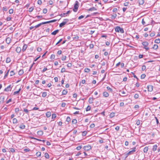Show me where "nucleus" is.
I'll return each mask as SVG.
<instances>
[{"label":"nucleus","instance_id":"29","mask_svg":"<svg viewBox=\"0 0 160 160\" xmlns=\"http://www.w3.org/2000/svg\"><path fill=\"white\" fill-rule=\"evenodd\" d=\"M45 157L47 159H48L49 158V154L47 153H45Z\"/></svg>","mask_w":160,"mask_h":160},{"label":"nucleus","instance_id":"20","mask_svg":"<svg viewBox=\"0 0 160 160\" xmlns=\"http://www.w3.org/2000/svg\"><path fill=\"white\" fill-rule=\"evenodd\" d=\"M23 71L22 69H21L19 71L18 74L19 75H21L23 73Z\"/></svg>","mask_w":160,"mask_h":160},{"label":"nucleus","instance_id":"2","mask_svg":"<svg viewBox=\"0 0 160 160\" xmlns=\"http://www.w3.org/2000/svg\"><path fill=\"white\" fill-rule=\"evenodd\" d=\"M142 45L144 46L143 48L145 49L146 50L148 51L149 48L148 47V43L147 42H144L142 43Z\"/></svg>","mask_w":160,"mask_h":160},{"label":"nucleus","instance_id":"19","mask_svg":"<svg viewBox=\"0 0 160 160\" xmlns=\"http://www.w3.org/2000/svg\"><path fill=\"white\" fill-rule=\"evenodd\" d=\"M153 147V148H152L153 151H156L157 149V147H158L157 145L156 144V145H154Z\"/></svg>","mask_w":160,"mask_h":160},{"label":"nucleus","instance_id":"46","mask_svg":"<svg viewBox=\"0 0 160 160\" xmlns=\"http://www.w3.org/2000/svg\"><path fill=\"white\" fill-rule=\"evenodd\" d=\"M67 66L68 68H71L72 66V64L71 63H69L67 64Z\"/></svg>","mask_w":160,"mask_h":160},{"label":"nucleus","instance_id":"31","mask_svg":"<svg viewBox=\"0 0 160 160\" xmlns=\"http://www.w3.org/2000/svg\"><path fill=\"white\" fill-rule=\"evenodd\" d=\"M6 62L7 63H9L11 61V59L10 58H7L6 60Z\"/></svg>","mask_w":160,"mask_h":160},{"label":"nucleus","instance_id":"53","mask_svg":"<svg viewBox=\"0 0 160 160\" xmlns=\"http://www.w3.org/2000/svg\"><path fill=\"white\" fill-rule=\"evenodd\" d=\"M65 72V69L64 68H62L61 72L62 73Z\"/></svg>","mask_w":160,"mask_h":160},{"label":"nucleus","instance_id":"52","mask_svg":"<svg viewBox=\"0 0 160 160\" xmlns=\"http://www.w3.org/2000/svg\"><path fill=\"white\" fill-rule=\"evenodd\" d=\"M47 10L46 8H44L43 10V12L45 14L47 12Z\"/></svg>","mask_w":160,"mask_h":160},{"label":"nucleus","instance_id":"18","mask_svg":"<svg viewBox=\"0 0 160 160\" xmlns=\"http://www.w3.org/2000/svg\"><path fill=\"white\" fill-rule=\"evenodd\" d=\"M148 149V147H145L143 149V152H144L147 153Z\"/></svg>","mask_w":160,"mask_h":160},{"label":"nucleus","instance_id":"28","mask_svg":"<svg viewBox=\"0 0 160 160\" xmlns=\"http://www.w3.org/2000/svg\"><path fill=\"white\" fill-rule=\"evenodd\" d=\"M154 42L155 43H160V39H157L155 40Z\"/></svg>","mask_w":160,"mask_h":160},{"label":"nucleus","instance_id":"50","mask_svg":"<svg viewBox=\"0 0 160 160\" xmlns=\"http://www.w3.org/2000/svg\"><path fill=\"white\" fill-rule=\"evenodd\" d=\"M71 120V119H70V118L69 117H68L67 118V119H66V121L67 122H69Z\"/></svg>","mask_w":160,"mask_h":160},{"label":"nucleus","instance_id":"25","mask_svg":"<svg viewBox=\"0 0 160 160\" xmlns=\"http://www.w3.org/2000/svg\"><path fill=\"white\" fill-rule=\"evenodd\" d=\"M41 152H37L36 153V155L38 157H40L41 156Z\"/></svg>","mask_w":160,"mask_h":160},{"label":"nucleus","instance_id":"42","mask_svg":"<svg viewBox=\"0 0 160 160\" xmlns=\"http://www.w3.org/2000/svg\"><path fill=\"white\" fill-rule=\"evenodd\" d=\"M107 88L108 90H109L111 92H112V89L108 86L107 87Z\"/></svg>","mask_w":160,"mask_h":160},{"label":"nucleus","instance_id":"5","mask_svg":"<svg viewBox=\"0 0 160 160\" xmlns=\"http://www.w3.org/2000/svg\"><path fill=\"white\" fill-rule=\"evenodd\" d=\"M68 19H65L64 21H65L63 22H62L61 23L59 24V27L61 28V27H62L63 26L65 25L66 24V23L68 22Z\"/></svg>","mask_w":160,"mask_h":160},{"label":"nucleus","instance_id":"33","mask_svg":"<svg viewBox=\"0 0 160 160\" xmlns=\"http://www.w3.org/2000/svg\"><path fill=\"white\" fill-rule=\"evenodd\" d=\"M47 95V93L46 92H43L42 93V96L43 97H45Z\"/></svg>","mask_w":160,"mask_h":160},{"label":"nucleus","instance_id":"43","mask_svg":"<svg viewBox=\"0 0 160 160\" xmlns=\"http://www.w3.org/2000/svg\"><path fill=\"white\" fill-rule=\"evenodd\" d=\"M2 10L3 11H6L7 10H8V8H7V7H3L2 8Z\"/></svg>","mask_w":160,"mask_h":160},{"label":"nucleus","instance_id":"63","mask_svg":"<svg viewBox=\"0 0 160 160\" xmlns=\"http://www.w3.org/2000/svg\"><path fill=\"white\" fill-rule=\"evenodd\" d=\"M66 104L64 102H62L61 104V106L62 107H65Z\"/></svg>","mask_w":160,"mask_h":160},{"label":"nucleus","instance_id":"6","mask_svg":"<svg viewBox=\"0 0 160 160\" xmlns=\"http://www.w3.org/2000/svg\"><path fill=\"white\" fill-rule=\"evenodd\" d=\"M83 149L85 151H88L91 149V147L90 145L86 146L83 147Z\"/></svg>","mask_w":160,"mask_h":160},{"label":"nucleus","instance_id":"14","mask_svg":"<svg viewBox=\"0 0 160 160\" xmlns=\"http://www.w3.org/2000/svg\"><path fill=\"white\" fill-rule=\"evenodd\" d=\"M96 10H97V9L94 7H92L88 9V11H93Z\"/></svg>","mask_w":160,"mask_h":160},{"label":"nucleus","instance_id":"17","mask_svg":"<svg viewBox=\"0 0 160 160\" xmlns=\"http://www.w3.org/2000/svg\"><path fill=\"white\" fill-rule=\"evenodd\" d=\"M12 122L13 124H16L18 122V120L16 118H14L12 120Z\"/></svg>","mask_w":160,"mask_h":160},{"label":"nucleus","instance_id":"26","mask_svg":"<svg viewBox=\"0 0 160 160\" xmlns=\"http://www.w3.org/2000/svg\"><path fill=\"white\" fill-rule=\"evenodd\" d=\"M158 46L157 45L154 44V45L152 47V48L156 50L157 49H158Z\"/></svg>","mask_w":160,"mask_h":160},{"label":"nucleus","instance_id":"27","mask_svg":"<svg viewBox=\"0 0 160 160\" xmlns=\"http://www.w3.org/2000/svg\"><path fill=\"white\" fill-rule=\"evenodd\" d=\"M117 16V14H114L113 15H111V18L112 19H114Z\"/></svg>","mask_w":160,"mask_h":160},{"label":"nucleus","instance_id":"12","mask_svg":"<svg viewBox=\"0 0 160 160\" xmlns=\"http://www.w3.org/2000/svg\"><path fill=\"white\" fill-rule=\"evenodd\" d=\"M6 41L7 44H9L11 42V38L9 37L7 38L6 40Z\"/></svg>","mask_w":160,"mask_h":160},{"label":"nucleus","instance_id":"40","mask_svg":"<svg viewBox=\"0 0 160 160\" xmlns=\"http://www.w3.org/2000/svg\"><path fill=\"white\" fill-rule=\"evenodd\" d=\"M9 12L10 14L13 13V10L12 9H11L9 10Z\"/></svg>","mask_w":160,"mask_h":160},{"label":"nucleus","instance_id":"8","mask_svg":"<svg viewBox=\"0 0 160 160\" xmlns=\"http://www.w3.org/2000/svg\"><path fill=\"white\" fill-rule=\"evenodd\" d=\"M148 91L149 92H152L153 90V87L152 85H149L147 86Z\"/></svg>","mask_w":160,"mask_h":160},{"label":"nucleus","instance_id":"64","mask_svg":"<svg viewBox=\"0 0 160 160\" xmlns=\"http://www.w3.org/2000/svg\"><path fill=\"white\" fill-rule=\"evenodd\" d=\"M94 45L92 44H91L89 45V47L90 48H93Z\"/></svg>","mask_w":160,"mask_h":160},{"label":"nucleus","instance_id":"55","mask_svg":"<svg viewBox=\"0 0 160 160\" xmlns=\"http://www.w3.org/2000/svg\"><path fill=\"white\" fill-rule=\"evenodd\" d=\"M12 19V18L10 17H8L6 19V20L7 21H10Z\"/></svg>","mask_w":160,"mask_h":160},{"label":"nucleus","instance_id":"60","mask_svg":"<svg viewBox=\"0 0 160 160\" xmlns=\"http://www.w3.org/2000/svg\"><path fill=\"white\" fill-rule=\"evenodd\" d=\"M84 16H83V15H81L78 18V19L79 20H80L82 18H83L84 17Z\"/></svg>","mask_w":160,"mask_h":160},{"label":"nucleus","instance_id":"59","mask_svg":"<svg viewBox=\"0 0 160 160\" xmlns=\"http://www.w3.org/2000/svg\"><path fill=\"white\" fill-rule=\"evenodd\" d=\"M60 16L61 17H63L65 16H67V15H66L65 13H63L60 14Z\"/></svg>","mask_w":160,"mask_h":160},{"label":"nucleus","instance_id":"37","mask_svg":"<svg viewBox=\"0 0 160 160\" xmlns=\"http://www.w3.org/2000/svg\"><path fill=\"white\" fill-rule=\"evenodd\" d=\"M72 123L73 124H75L77 123V120L76 119H73L72 121Z\"/></svg>","mask_w":160,"mask_h":160},{"label":"nucleus","instance_id":"9","mask_svg":"<svg viewBox=\"0 0 160 160\" xmlns=\"http://www.w3.org/2000/svg\"><path fill=\"white\" fill-rule=\"evenodd\" d=\"M94 100V98H92L90 97L89 98L88 102L90 104H92L93 102V101Z\"/></svg>","mask_w":160,"mask_h":160},{"label":"nucleus","instance_id":"39","mask_svg":"<svg viewBox=\"0 0 160 160\" xmlns=\"http://www.w3.org/2000/svg\"><path fill=\"white\" fill-rule=\"evenodd\" d=\"M90 71V69L88 68H85L84 69V72H88Z\"/></svg>","mask_w":160,"mask_h":160},{"label":"nucleus","instance_id":"47","mask_svg":"<svg viewBox=\"0 0 160 160\" xmlns=\"http://www.w3.org/2000/svg\"><path fill=\"white\" fill-rule=\"evenodd\" d=\"M87 133V132L86 131H84L82 132V135L83 136H85Z\"/></svg>","mask_w":160,"mask_h":160},{"label":"nucleus","instance_id":"10","mask_svg":"<svg viewBox=\"0 0 160 160\" xmlns=\"http://www.w3.org/2000/svg\"><path fill=\"white\" fill-rule=\"evenodd\" d=\"M27 48V45L26 44H24V45L23 46V47L22 48V52H24L26 49Z\"/></svg>","mask_w":160,"mask_h":160},{"label":"nucleus","instance_id":"1","mask_svg":"<svg viewBox=\"0 0 160 160\" xmlns=\"http://www.w3.org/2000/svg\"><path fill=\"white\" fill-rule=\"evenodd\" d=\"M115 29V31L117 32H120L121 33L124 32L123 29L119 26H117Z\"/></svg>","mask_w":160,"mask_h":160},{"label":"nucleus","instance_id":"13","mask_svg":"<svg viewBox=\"0 0 160 160\" xmlns=\"http://www.w3.org/2000/svg\"><path fill=\"white\" fill-rule=\"evenodd\" d=\"M16 51L18 53H19L21 52V49L20 47H18L16 49Z\"/></svg>","mask_w":160,"mask_h":160},{"label":"nucleus","instance_id":"36","mask_svg":"<svg viewBox=\"0 0 160 160\" xmlns=\"http://www.w3.org/2000/svg\"><path fill=\"white\" fill-rule=\"evenodd\" d=\"M90 109H91L90 106H88L86 109V111H88L90 110Z\"/></svg>","mask_w":160,"mask_h":160},{"label":"nucleus","instance_id":"58","mask_svg":"<svg viewBox=\"0 0 160 160\" xmlns=\"http://www.w3.org/2000/svg\"><path fill=\"white\" fill-rule=\"evenodd\" d=\"M56 117V115L55 114H53L52 115V118H55Z\"/></svg>","mask_w":160,"mask_h":160},{"label":"nucleus","instance_id":"24","mask_svg":"<svg viewBox=\"0 0 160 160\" xmlns=\"http://www.w3.org/2000/svg\"><path fill=\"white\" fill-rule=\"evenodd\" d=\"M68 92L66 90H63L62 92V95H66L67 94Z\"/></svg>","mask_w":160,"mask_h":160},{"label":"nucleus","instance_id":"11","mask_svg":"<svg viewBox=\"0 0 160 160\" xmlns=\"http://www.w3.org/2000/svg\"><path fill=\"white\" fill-rule=\"evenodd\" d=\"M103 96L105 97H107L109 96L108 93L106 92H104L103 93Z\"/></svg>","mask_w":160,"mask_h":160},{"label":"nucleus","instance_id":"30","mask_svg":"<svg viewBox=\"0 0 160 160\" xmlns=\"http://www.w3.org/2000/svg\"><path fill=\"white\" fill-rule=\"evenodd\" d=\"M21 90V88H20L18 91H15L14 92H13V95H16L18 93H19V92Z\"/></svg>","mask_w":160,"mask_h":160},{"label":"nucleus","instance_id":"49","mask_svg":"<svg viewBox=\"0 0 160 160\" xmlns=\"http://www.w3.org/2000/svg\"><path fill=\"white\" fill-rule=\"evenodd\" d=\"M139 95L138 94H136L134 95V98L135 99H138V98Z\"/></svg>","mask_w":160,"mask_h":160},{"label":"nucleus","instance_id":"54","mask_svg":"<svg viewBox=\"0 0 160 160\" xmlns=\"http://www.w3.org/2000/svg\"><path fill=\"white\" fill-rule=\"evenodd\" d=\"M95 127V124L94 123L91 124L90 126V127L91 128H93Z\"/></svg>","mask_w":160,"mask_h":160},{"label":"nucleus","instance_id":"16","mask_svg":"<svg viewBox=\"0 0 160 160\" xmlns=\"http://www.w3.org/2000/svg\"><path fill=\"white\" fill-rule=\"evenodd\" d=\"M59 30L58 29L56 30L53 32H52L51 34L52 35H55L58 32Z\"/></svg>","mask_w":160,"mask_h":160},{"label":"nucleus","instance_id":"62","mask_svg":"<svg viewBox=\"0 0 160 160\" xmlns=\"http://www.w3.org/2000/svg\"><path fill=\"white\" fill-rule=\"evenodd\" d=\"M41 25V24H40V23L38 24V25H37L35 26V28H38V27H40V26Z\"/></svg>","mask_w":160,"mask_h":160},{"label":"nucleus","instance_id":"23","mask_svg":"<svg viewBox=\"0 0 160 160\" xmlns=\"http://www.w3.org/2000/svg\"><path fill=\"white\" fill-rule=\"evenodd\" d=\"M138 2L140 5H142L144 3V1L143 0H139Z\"/></svg>","mask_w":160,"mask_h":160},{"label":"nucleus","instance_id":"3","mask_svg":"<svg viewBox=\"0 0 160 160\" xmlns=\"http://www.w3.org/2000/svg\"><path fill=\"white\" fill-rule=\"evenodd\" d=\"M79 3L78 1L75 2V3L74 6V8L73 9V11L74 12H76L77 11Z\"/></svg>","mask_w":160,"mask_h":160},{"label":"nucleus","instance_id":"44","mask_svg":"<svg viewBox=\"0 0 160 160\" xmlns=\"http://www.w3.org/2000/svg\"><path fill=\"white\" fill-rule=\"evenodd\" d=\"M10 75L11 76H12L14 75L15 73L13 71H12L10 72Z\"/></svg>","mask_w":160,"mask_h":160},{"label":"nucleus","instance_id":"48","mask_svg":"<svg viewBox=\"0 0 160 160\" xmlns=\"http://www.w3.org/2000/svg\"><path fill=\"white\" fill-rule=\"evenodd\" d=\"M23 111L25 113H28V112L29 111L26 108H24Z\"/></svg>","mask_w":160,"mask_h":160},{"label":"nucleus","instance_id":"35","mask_svg":"<svg viewBox=\"0 0 160 160\" xmlns=\"http://www.w3.org/2000/svg\"><path fill=\"white\" fill-rule=\"evenodd\" d=\"M141 123V122L139 120H136V124L137 125H139Z\"/></svg>","mask_w":160,"mask_h":160},{"label":"nucleus","instance_id":"41","mask_svg":"<svg viewBox=\"0 0 160 160\" xmlns=\"http://www.w3.org/2000/svg\"><path fill=\"white\" fill-rule=\"evenodd\" d=\"M146 77V75L144 74H143L141 75V78L142 79H144Z\"/></svg>","mask_w":160,"mask_h":160},{"label":"nucleus","instance_id":"57","mask_svg":"<svg viewBox=\"0 0 160 160\" xmlns=\"http://www.w3.org/2000/svg\"><path fill=\"white\" fill-rule=\"evenodd\" d=\"M129 4V2H125L124 3V5L125 6H128Z\"/></svg>","mask_w":160,"mask_h":160},{"label":"nucleus","instance_id":"34","mask_svg":"<svg viewBox=\"0 0 160 160\" xmlns=\"http://www.w3.org/2000/svg\"><path fill=\"white\" fill-rule=\"evenodd\" d=\"M155 35V32H152L150 34V36L151 37H154Z\"/></svg>","mask_w":160,"mask_h":160},{"label":"nucleus","instance_id":"4","mask_svg":"<svg viewBox=\"0 0 160 160\" xmlns=\"http://www.w3.org/2000/svg\"><path fill=\"white\" fill-rule=\"evenodd\" d=\"M136 147H135L132 148V150L129 151L128 153L126 154V158L129 155L132 154V153L136 151Z\"/></svg>","mask_w":160,"mask_h":160},{"label":"nucleus","instance_id":"22","mask_svg":"<svg viewBox=\"0 0 160 160\" xmlns=\"http://www.w3.org/2000/svg\"><path fill=\"white\" fill-rule=\"evenodd\" d=\"M46 115L47 117L49 118L51 116V113L50 112H47L46 113Z\"/></svg>","mask_w":160,"mask_h":160},{"label":"nucleus","instance_id":"7","mask_svg":"<svg viewBox=\"0 0 160 160\" xmlns=\"http://www.w3.org/2000/svg\"><path fill=\"white\" fill-rule=\"evenodd\" d=\"M12 88V87L11 85H9L4 89V91L7 92L10 91L11 90Z\"/></svg>","mask_w":160,"mask_h":160},{"label":"nucleus","instance_id":"45","mask_svg":"<svg viewBox=\"0 0 160 160\" xmlns=\"http://www.w3.org/2000/svg\"><path fill=\"white\" fill-rule=\"evenodd\" d=\"M82 148V146H78L77 147L76 149L78 150H79Z\"/></svg>","mask_w":160,"mask_h":160},{"label":"nucleus","instance_id":"51","mask_svg":"<svg viewBox=\"0 0 160 160\" xmlns=\"http://www.w3.org/2000/svg\"><path fill=\"white\" fill-rule=\"evenodd\" d=\"M146 66L145 65H143L142 66V71H144L146 69Z\"/></svg>","mask_w":160,"mask_h":160},{"label":"nucleus","instance_id":"32","mask_svg":"<svg viewBox=\"0 0 160 160\" xmlns=\"http://www.w3.org/2000/svg\"><path fill=\"white\" fill-rule=\"evenodd\" d=\"M115 116V113L114 112H111L110 114V117L111 118Z\"/></svg>","mask_w":160,"mask_h":160},{"label":"nucleus","instance_id":"56","mask_svg":"<svg viewBox=\"0 0 160 160\" xmlns=\"http://www.w3.org/2000/svg\"><path fill=\"white\" fill-rule=\"evenodd\" d=\"M19 108H16L15 109V111L16 112L18 113L19 111Z\"/></svg>","mask_w":160,"mask_h":160},{"label":"nucleus","instance_id":"15","mask_svg":"<svg viewBox=\"0 0 160 160\" xmlns=\"http://www.w3.org/2000/svg\"><path fill=\"white\" fill-rule=\"evenodd\" d=\"M43 133V132L42 131H39L37 132V134L40 136H42Z\"/></svg>","mask_w":160,"mask_h":160},{"label":"nucleus","instance_id":"38","mask_svg":"<svg viewBox=\"0 0 160 160\" xmlns=\"http://www.w3.org/2000/svg\"><path fill=\"white\" fill-rule=\"evenodd\" d=\"M33 10V8L31 7L29 8L28 11L29 12H31Z\"/></svg>","mask_w":160,"mask_h":160},{"label":"nucleus","instance_id":"21","mask_svg":"<svg viewBox=\"0 0 160 160\" xmlns=\"http://www.w3.org/2000/svg\"><path fill=\"white\" fill-rule=\"evenodd\" d=\"M25 128V126L23 124H21L19 126V128L21 129H24Z\"/></svg>","mask_w":160,"mask_h":160},{"label":"nucleus","instance_id":"61","mask_svg":"<svg viewBox=\"0 0 160 160\" xmlns=\"http://www.w3.org/2000/svg\"><path fill=\"white\" fill-rule=\"evenodd\" d=\"M66 57L64 56L61 59L62 61H64L66 59Z\"/></svg>","mask_w":160,"mask_h":160}]
</instances>
